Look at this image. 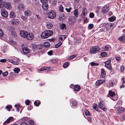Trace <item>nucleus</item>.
<instances>
[{
    "mask_svg": "<svg viewBox=\"0 0 125 125\" xmlns=\"http://www.w3.org/2000/svg\"><path fill=\"white\" fill-rule=\"evenodd\" d=\"M62 44V43L61 42L59 43L58 44H57L55 45V47L57 48L59 47Z\"/></svg>",
    "mask_w": 125,
    "mask_h": 125,
    "instance_id": "nucleus-52",
    "label": "nucleus"
},
{
    "mask_svg": "<svg viewBox=\"0 0 125 125\" xmlns=\"http://www.w3.org/2000/svg\"><path fill=\"white\" fill-rule=\"evenodd\" d=\"M25 102H26V104L27 105H29V104L30 103V101L29 100H27V101H25Z\"/></svg>",
    "mask_w": 125,
    "mask_h": 125,
    "instance_id": "nucleus-62",
    "label": "nucleus"
},
{
    "mask_svg": "<svg viewBox=\"0 0 125 125\" xmlns=\"http://www.w3.org/2000/svg\"><path fill=\"white\" fill-rule=\"evenodd\" d=\"M85 114L86 115H88L90 116L91 115V114L87 110H85Z\"/></svg>",
    "mask_w": 125,
    "mask_h": 125,
    "instance_id": "nucleus-36",
    "label": "nucleus"
},
{
    "mask_svg": "<svg viewBox=\"0 0 125 125\" xmlns=\"http://www.w3.org/2000/svg\"><path fill=\"white\" fill-rule=\"evenodd\" d=\"M5 7L7 9L10 10L11 7L10 3L8 2H6Z\"/></svg>",
    "mask_w": 125,
    "mask_h": 125,
    "instance_id": "nucleus-26",
    "label": "nucleus"
},
{
    "mask_svg": "<svg viewBox=\"0 0 125 125\" xmlns=\"http://www.w3.org/2000/svg\"><path fill=\"white\" fill-rule=\"evenodd\" d=\"M34 36L32 33H28L27 35V39L29 40H32L34 38Z\"/></svg>",
    "mask_w": 125,
    "mask_h": 125,
    "instance_id": "nucleus-16",
    "label": "nucleus"
},
{
    "mask_svg": "<svg viewBox=\"0 0 125 125\" xmlns=\"http://www.w3.org/2000/svg\"><path fill=\"white\" fill-rule=\"evenodd\" d=\"M11 35L13 37H16L17 36L16 33L14 31H11Z\"/></svg>",
    "mask_w": 125,
    "mask_h": 125,
    "instance_id": "nucleus-34",
    "label": "nucleus"
},
{
    "mask_svg": "<svg viewBox=\"0 0 125 125\" xmlns=\"http://www.w3.org/2000/svg\"><path fill=\"white\" fill-rule=\"evenodd\" d=\"M115 58L116 60L118 61H119L120 59V57L117 56Z\"/></svg>",
    "mask_w": 125,
    "mask_h": 125,
    "instance_id": "nucleus-59",
    "label": "nucleus"
},
{
    "mask_svg": "<svg viewBox=\"0 0 125 125\" xmlns=\"http://www.w3.org/2000/svg\"><path fill=\"white\" fill-rule=\"evenodd\" d=\"M63 7L61 5L60 6L59 9V10L61 12H62L63 11Z\"/></svg>",
    "mask_w": 125,
    "mask_h": 125,
    "instance_id": "nucleus-51",
    "label": "nucleus"
},
{
    "mask_svg": "<svg viewBox=\"0 0 125 125\" xmlns=\"http://www.w3.org/2000/svg\"><path fill=\"white\" fill-rule=\"evenodd\" d=\"M101 76L102 78H104L106 76L105 72L104 71V70L102 68L101 69Z\"/></svg>",
    "mask_w": 125,
    "mask_h": 125,
    "instance_id": "nucleus-20",
    "label": "nucleus"
},
{
    "mask_svg": "<svg viewBox=\"0 0 125 125\" xmlns=\"http://www.w3.org/2000/svg\"><path fill=\"white\" fill-rule=\"evenodd\" d=\"M117 104H118L119 105H121L122 104L121 101H119L117 103Z\"/></svg>",
    "mask_w": 125,
    "mask_h": 125,
    "instance_id": "nucleus-63",
    "label": "nucleus"
},
{
    "mask_svg": "<svg viewBox=\"0 0 125 125\" xmlns=\"http://www.w3.org/2000/svg\"><path fill=\"white\" fill-rule=\"evenodd\" d=\"M48 4L46 2L43 3L42 5V8L44 11H47L48 8Z\"/></svg>",
    "mask_w": 125,
    "mask_h": 125,
    "instance_id": "nucleus-10",
    "label": "nucleus"
},
{
    "mask_svg": "<svg viewBox=\"0 0 125 125\" xmlns=\"http://www.w3.org/2000/svg\"><path fill=\"white\" fill-rule=\"evenodd\" d=\"M116 19V17H111L109 19V21H114Z\"/></svg>",
    "mask_w": 125,
    "mask_h": 125,
    "instance_id": "nucleus-33",
    "label": "nucleus"
},
{
    "mask_svg": "<svg viewBox=\"0 0 125 125\" xmlns=\"http://www.w3.org/2000/svg\"><path fill=\"white\" fill-rule=\"evenodd\" d=\"M80 87L78 85H75L74 87V89L75 91H79L80 89Z\"/></svg>",
    "mask_w": 125,
    "mask_h": 125,
    "instance_id": "nucleus-22",
    "label": "nucleus"
},
{
    "mask_svg": "<svg viewBox=\"0 0 125 125\" xmlns=\"http://www.w3.org/2000/svg\"><path fill=\"white\" fill-rule=\"evenodd\" d=\"M12 106L11 105H7L6 106V108L8 109V110L9 111L10 110V109L11 108Z\"/></svg>",
    "mask_w": 125,
    "mask_h": 125,
    "instance_id": "nucleus-43",
    "label": "nucleus"
},
{
    "mask_svg": "<svg viewBox=\"0 0 125 125\" xmlns=\"http://www.w3.org/2000/svg\"><path fill=\"white\" fill-rule=\"evenodd\" d=\"M93 108L94 109H95L96 111H98V108L97 107V105L95 104V105H94L93 106Z\"/></svg>",
    "mask_w": 125,
    "mask_h": 125,
    "instance_id": "nucleus-45",
    "label": "nucleus"
},
{
    "mask_svg": "<svg viewBox=\"0 0 125 125\" xmlns=\"http://www.w3.org/2000/svg\"><path fill=\"white\" fill-rule=\"evenodd\" d=\"M105 82L104 79L99 80L96 82L95 84L96 85H99Z\"/></svg>",
    "mask_w": 125,
    "mask_h": 125,
    "instance_id": "nucleus-14",
    "label": "nucleus"
},
{
    "mask_svg": "<svg viewBox=\"0 0 125 125\" xmlns=\"http://www.w3.org/2000/svg\"><path fill=\"white\" fill-rule=\"evenodd\" d=\"M76 56L77 55L76 54H73L71 55L70 56V59L71 60L72 59L76 57Z\"/></svg>",
    "mask_w": 125,
    "mask_h": 125,
    "instance_id": "nucleus-53",
    "label": "nucleus"
},
{
    "mask_svg": "<svg viewBox=\"0 0 125 125\" xmlns=\"http://www.w3.org/2000/svg\"><path fill=\"white\" fill-rule=\"evenodd\" d=\"M16 16L15 12L13 11H11L10 14V17L11 18H14Z\"/></svg>",
    "mask_w": 125,
    "mask_h": 125,
    "instance_id": "nucleus-27",
    "label": "nucleus"
},
{
    "mask_svg": "<svg viewBox=\"0 0 125 125\" xmlns=\"http://www.w3.org/2000/svg\"><path fill=\"white\" fill-rule=\"evenodd\" d=\"M109 9V8L108 6H104L103 7V9L101 10V12L103 14H105L108 11Z\"/></svg>",
    "mask_w": 125,
    "mask_h": 125,
    "instance_id": "nucleus-9",
    "label": "nucleus"
},
{
    "mask_svg": "<svg viewBox=\"0 0 125 125\" xmlns=\"http://www.w3.org/2000/svg\"><path fill=\"white\" fill-rule=\"evenodd\" d=\"M53 32L52 31L46 30L42 32L41 36L42 38L45 39L53 35Z\"/></svg>",
    "mask_w": 125,
    "mask_h": 125,
    "instance_id": "nucleus-1",
    "label": "nucleus"
},
{
    "mask_svg": "<svg viewBox=\"0 0 125 125\" xmlns=\"http://www.w3.org/2000/svg\"><path fill=\"white\" fill-rule=\"evenodd\" d=\"M0 12L3 18H6L8 16V12L4 9L1 10Z\"/></svg>",
    "mask_w": 125,
    "mask_h": 125,
    "instance_id": "nucleus-3",
    "label": "nucleus"
},
{
    "mask_svg": "<svg viewBox=\"0 0 125 125\" xmlns=\"http://www.w3.org/2000/svg\"><path fill=\"white\" fill-rule=\"evenodd\" d=\"M106 55V53L105 52H102L101 53V56L103 57H105Z\"/></svg>",
    "mask_w": 125,
    "mask_h": 125,
    "instance_id": "nucleus-40",
    "label": "nucleus"
},
{
    "mask_svg": "<svg viewBox=\"0 0 125 125\" xmlns=\"http://www.w3.org/2000/svg\"><path fill=\"white\" fill-rule=\"evenodd\" d=\"M24 14L26 16H28L30 15L31 13L30 10H27L25 11Z\"/></svg>",
    "mask_w": 125,
    "mask_h": 125,
    "instance_id": "nucleus-30",
    "label": "nucleus"
},
{
    "mask_svg": "<svg viewBox=\"0 0 125 125\" xmlns=\"http://www.w3.org/2000/svg\"><path fill=\"white\" fill-rule=\"evenodd\" d=\"M49 69V68L48 67H43V68L39 69V71L42 72L45 70H48Z\"/></svg>",
    "mask_w": 125,
    "mask_h": 125,
    "instance_id": "nucleus-25",
    "label": "nucleus"
},
{
    "mask_svg": "<svg viewBox=\"0 0 125 125\" xmlns=\"http://www.w3.org/2000/svg\"><path fill=\"white\" fill-rule=\"evenodd\" d=\"M116 111L118 113H121L125 111L124 108L120 106L117 108Z\"/></svg>",
    "mask_w": 125,
    "mask_h": 125,
    "instance_id": "nucleus-11",
    "label": "nucleus"
},
{
    "mask_svg": "<svg viewBox=\"0 0 125 125\" xmlns=\"http://www.w3.org/2000/svg\"><path fill=\"white\" fill-rule=\"evenodd\" d=\"M22 51L23 54H26L29 52L30 50L28 48H25L23 49Z\"/></svg>",
    "mask_w": 125,
    "mask_h": 125,
    "instance_id": "nucleus-17",
    "label": "nucleus"
},
{
    "mask_svg": "<svg viewBox=\"0 0 125 125\" xmlns=\"http://www.w3.org/2000/svg\"><path fill=\"white\" fill-rule=\"evenodd\" d=\"M105 66L109 70H110L112 69V65L111 63V61L109 60L105 62Z\"/></svg>",
    "mask_w": 125,
    "mask_h": 125,
    "instance_id": "nucleus-4",
    "label": "nucleus"
},
{
    "mask_svg": "<svg viewBox=\"0 0 125 125\" xmlns=\"http://www.w3.org/2000/svg\"><path fill=\"white\" fill-rule=\"evenodd\" d=\"M82 17L83 18L84 22V23H87L88 22V20L87 18L84 17H83V16Z\"/></svg>",
    "mask_w": 125,
    "mask_h": 125,
    "instance_id": "nucleus-42",
    "label": "nucleus"
},
{
    "mask_svg": "<svg viewBox=\"0 0 125 125\" xmlns=\"http://www.w3.org/2000/svg\"><path fill=\"white\" fill-rule=\"evenodd\" d=\"M8 74V72H5L4 73H2V75L4 76H6Z\"/></svg>",
    "mask_w": 125,
    "mask_h": 125,
    "instance_id": "nucleus-46",
    "label": "nucleus"
},
{
    "mask_svg": "<svg viewBox=\"0 0 125 125\" xmlns=\"http://www.w3.org/2000/svg\"><path fill=\"white\" fill-rule=\"evenodd\" d=\"M20 125H28V124L24 122L21 123Z\"/></svg>",
    "mask_w": 125,
    "mask_h": 125,
    "instance_id": "nucleus-64",
    "label": "nucleus"
},
{
    "mask_svg": "<svg viewBox=\"0 0 125 125\" xmlns=\"http://www.w3.org/2000/svg\"><path fill=\"white\" fill-rule=\"evenodd\" d=\"M112 26V24L111 23L106 24L105 25L106 30L108 31V30L111 28V27Z\"/></svg>",
    "mask_w": 125,
    "mask_h": 125,
    "instance_id": "nucleus-18",
    "label": "nucleus"
},
{
    "mask_svg": "<svg viewBox=\"0 0 125 125\" xmlns=\"http://www.w3.org/2000/svg\"><path fill=\"white\" fill-rule=\"evenodd\" d=\"M13 120V117H9L6 121L4 123V124L5 125V123L6 122L9 123L11 122Z\"/></svg>",
    "mask_w": 125,
    "mask_h": 125,
    "instance_id": "nucleus-24",
    "label": "nucleus"
},
{
    "mask_svg": "<svg viewBox=\"0 0 125 125\" xmlns=\"http://www.w3.org/2000/svg\"><path fill=\"white\" fill-rule=\"evenodd\" d=\"M1 4L3 6V7L4 6L5 7L6 3L4 1H2L1 3Z\"/></svg>",
    "mask_w": 125,
    "mask_h": 125,
    "instance_id": "nucleus-57",
    "label": "nucleus"
},
{
    "mask_svg": "<svg viewBox=\"0 0 125 125\" xmlns=\"http://www.w3.org/2000/svg\"><path fill=\"white\" fill-rule=\"evenodd\" d=\"M93 25L92 24H90L88 25V27L89 29H91L93 27Z\"/></svg>",
    "mask_w": 125,
    "mask_h": 125,
    "instance_id": "nucleus-49",
    "label": "nucleus"
},
{
    "mask_svg": "<svg viewBox=\"0 0 125 125\" xmlns=\"http://www.w3.org/2000/svg\"><path fill=\"white\" fill-rule=\"evenodd\" d=\"M12 63L15 65H18L19 64V63L18 62L13 61Z\"/></svg>",
    "mask_w": 125,
    "mask_h": 125,
    "instance_id": "nucleus-58",
    "label": "nucleus"
},
{
    "mask_svg": "<svg viewBox=\"0 0 125 125\" xmlns=\"http://www.w3.org/2000/svg\"><path fill=\"white\" fill-rule=\"evenodd\" d=\"M99 64L98 63H95L94 62H92L91 63V65L92 66H94L95 65H98Z\"/></svg>",
    "mask_w": 125,
    "mask_h": 125,
    "instance_id": "nucleus-39",
    "label": "nucleus"
},
{
    "mask_svg": "<svg viewBox=\"0 0 125 125\" xmlns=\"http://www.w3.org/2000/svg\"><path fill=\"white\" fill-rule=\"evenodd\" d=\"M18 7V9L20 11H22L25 9L24 5L22 3L19 4Z\"/></svg>",
    "mask_w": 125,
    "mask_h": 125,
    "instance_id": "nucleus-12",
    "label": "nucleus"
},
{
    "mask_svg": "<svg viewBox=\"0 0 125 125\" xmlns=\"http://www.w3.org/2000/svg\"><path fill=\"white\" fill-rule=\"evenodd\" d=\"M20 35L23 38H26L27 36V32L24 31H21L20 32Z\"/></svg>",
    "mask_w": 125,
    "mask_h": 125,
    "instance_id": "nucleus-7",
    "label": "nucleus"
},
{
    "mask_svg": "<svg viewBox=\"0 0 125 125\" xmlns=\"http://www.w3.org/2000/svg\"><path fill=\"white\" fill-rule=\"evenodd\" d=\"M29 125H33L34 122L32 120H30L29 121Z\"/></svg>",
    "mask_w": 125,
    "mask_h": 125,
    "instance_id": "nucleus-47",
    "label": "nucleus"
},
{
    "mask_svg": "<svg viewBox=\"0 0 125 125\" xmlns=\"http://www.w3.org/2000/svg\"><path fill=\"white\" fill-rule=\"evenodd\" d=\"M69 64V62H65L63 65V67L64 68H66L68 66Z\"/></svg>",
    "mask_w": 125,
    "mask_h": 125,
    "instance_id": "nucleus-38",
    "label": "nucleus"
},
{
    "mask_svg": "<svg viewBox=\"0 0 125 125\" xmlns=\"http://www.w3.org/2000/svg\"><path fill=\"white\" fill-rule=\"evenodd\" d=\"M52 51H50L48 52V55H51L52 54Z\"/></svg>",
    "mask_w": 125,
    "mask_h": 125,
    "instance_id": "nucleus-60",
    "label": "nucleus"
},
{
    "mask_svg": "<svg viewBox=\"0 0 125 125\" xmlns=\"http://www.w3.org/2000/svg\"><path fill=\"white\" fill-rule=\"evenodd\" d=\"M99 51V47L98 46H96L92 47L90 49V52L92 53H95Z\"/></svg>",
    "mask_w": 125,
    "mask_h": 125,
    "instance_id": "nucleus-2",
    "label": "nucleus"
},
{
    "mask_svg": "<svg viewBox=\"0 0 125 125\" xmlns=\"http://www.w3.org/2000/svg\"><path fill=\"white\" fill-rule=\"evenodd\" d=\"M122 119H121V121L123 122L124 121V120L125 119V115H123L122 116Z\"/></svg>",
    "mask_w": 125,
    "mask_h": 125,
    "instance_id": "nucleus-61",
    "label": "nucleus"
},
{
    "mask_svg": "<svg viewBox=\"0 0 125 125\" xmlns=\"http://www.w3.org/2000/svg\"><path fill=\"white\" fill-rule=\"evenodd\" d=\"M13 71L15 73H17L20 71V70L19 68H16L13 69Z\"/></svg>",
    "mask_w": 125,
    "mask_h": 125,
    "instance_id": "nucleus-37",
    "label": "nucleus"
},
{
    "mask_svg": "<svg viewBox=\"0 0 125 125\" xmlns=\"http://www.w3.org/2000/svg\"><path fill=\"white\" fill-rule=\"evenodd\" d=\"M109 94L112 97V98L111 99L114 101H115L118 98V97H116L115 98L113 97L115 95V92H113L110 91L109 92Z\"/></svg>",
    "mask_w": 125,
    "mask_h": 125,
    "instance_id": "nucleus-8",
    "label": "nucleus"
},
{
    "mask_svg": "<svg viewBox=\"0 0 125 125\" xmlns=\"http://www.w3.org/2000/svg\"><path fill=\"white\" fill-rule=\"evenodd\" d=\"M87 9L85 8H84L83 9L82 12L81 13V16L82 17L83 16H85L87 15Z\"/></svg>",
    "mask_w": 125,
    "mask_h": 125,
    "instance_id": "nucleus-13",
    "label": "nucleus"
},
{
    "mask_svg": "<svg viewBox=\"0 0 125 125\" xmlns=\"http://www.w3.org/2000/svg\"><path fill=\"white\" fill-rule=\"evenodd\" d=\"M118 39L119 40L121 41H124L125 40V36H121Z\"/></svg>",
    "mask_w": 125,
    "mask_h": 125,
    "instance_id": "nucleus-31",
    "label": "nucleus"
},
{
    "mask_svg": "<svg viewBox=\"0 0 125 125\" xmlns=\"http://www.w3.org/2000/svg\"><path fill=\"white\" fill-rule=\"evenodd\" d=\"M59 17L62 20H64L65 18V16L63 14H60L59 15Z\"/></svg>",
    "mask_w": 125,
    "mask_h": 125,
    "instance_id": "nucleus-41",
    "label": "nucleus"
},
{
    "mask_svg": "<svg viewBox=\"0 0 125 125\" xmlns=\"http://www.w3.org/2000/svg\"><path fill=\"white\" fill-rule=\"evenodd\" d=\"M11 23L13 25H17L19 24V21L18 19H13L11 20Z\"/></svg>",
    "mask_w": 125,
    "mask_h": 125,
    "instance_id": "nucleus-15",
    "label": "nucleus"
},
{
    "mask_svg": "<svg viewBox=\"0 0 125 125\" xmlns=\"http://www.w3.org/2000/svg\"><path fill=\"white\" fill-rule=\"evenodd\" d=\"M72 105L73 106H76L77 105V103L76 101H73L72 103Z\"/></svg>",
    "mask_w": 125,
    "mask_h": 125,
    "instance_id": "nucleus-44",
    "label": "nucleus"
},
{
    "mask_svg": "<svg viewBox=\"0 0 125 125\" xmlns=\"http://www.w3.org/2000/svg\"><path fill=\"white\" fill-rule=\"evenodd\" d=\"M74 22L75 21L73 20L72 19V18H69V19L68 22L70 24H73Z\"/></svg>",
    "mask_w": 125,
    "mask_h": 125,
    "instance_id": "nucleus-35",
    "label": "nucleus"
},
{
    "mask_svg": "<svg viewBox=\"0 0 125 125\" xmlns=\"http://www.w3.org/2000/svg\"><path fill=\"white\" fill-rule=\"evenodd\" d=\"M98 106L99 108L105 111L106 110V108L105 107V106L103 102L101 101L99 104Z\"/></svg>",
    "mask_w": 125,
    "mask_h": 125,
    "instance_id": "nucleus-6",
    "label": "nucleus"
},
{
    "mask_svg": "<svg viewBox=\"0 0 125 125\" xmlns=\"http://www.w3.org/2000/svg\"><path fill=\"white\" fill-rule=\"evenodd\" d=\"M78 10L77 9H75L74 11V14L75 17H77L78 15Z\"/></svg>",
    "mask_w": 125,
    "mask_h": 125,
    "instance_id": "nucleus-32",
    "label": "nucleus"
},
{
    "mask_svg": "<svg viewBox=\"0 0 125 125\" xmlns=\"http://www.w3.org/2000/svg\"><path fill=\"white\" fill-rule=\"evenodd\" d=\"M60 27L61 29L63 30L64 29H66V25L65 24L63 23H62L60 25Z\"/></svg>",
    "mask_w": 125,
    "mask_h": 125,
    "instance_id": "nucleus-28",
    "label": "nucleus"
},
{
    "mask_svg": "<svg viewBox=\"0 0 125 125\" xmlns=\"http://www.w3.org/2000/svg\"><path fill=\"white\" fill-rule=\"evenodd\" d=\"M121 69L120 71L121 72H122L124 71L125 69V67L124 66L122 65L120 67Z\"/></svg>",
    "mask_w": 125,
    "mask_h": 125,
    "instance_id": "nucleus-56",
    "label": "nucleus"
},
{
    "mask_svg": "<svg viewBox=\"0 0 125 125\" xmlns=\"http://www.w3.org/2000/svg\"><path fill=\"white\" fill-rule=\"evenodd\" d=\"M94 14L92 12H91L90 13L89 16L91 18H93L94 17Z\"/></svg>",
    "mask_w": 125,
    "mask_h": 125,
    "instance_id": "nucleus-55",
    "label": "nucleus"
},
{
    "mask_svg": "<svg viewBox=\"0 0 125 125\" xmlns=\"http://www.w3.org/2000/svg\"><path fill=\"white\" fill-rule=\"evenodd\" d=\"M109 46H107V45L105 46L103 48L104 50L105 51H110L111 49V48H110Z\"/></svg>",
    "mask_w": 125,
    "mask_h": 125,
    "instance_id": "nucleus-29",
    "label": "nucleus"
},
{
    "mask_svg": "<svg viewBox=\"0 0 125 125\" xmlns=\"http://www.w3.org/2000/svg\"><path fill=\"white\" fill-rule=\"evenodd\" d=\"M21 18L22 19L25 21L27 19V16H26V17H25V16H22L21 17Z\"/></svg>",
    "mask_w": 125,
    "mask_h": 125,
    "instance_id": "nucleus-54",
    "label": "nucleus"
},
{
    "mask_svg": "<svg viewBox=\"0 0 125 125\" xmlns=\"http://www.w3.org/2000/svg\"><path fill=\"white\" fill-rule=\"evenodd\" d=\"M56 16V14L53 11H51L49 12L48 18L51 19H53Z\"/></svg>",
    "mask_w": 125,
    "mask_h": 125,
    "instance_id": "nucleus-5",
    "label": "nucleus"
},
{
    "mask_svg": "<svg viewBox=\"0 0 125 125\" xmlns=\"http://www.w3.org/2000/svg\"><path fill=\"white\" fill-rule=\"evenodd\" d=\"M50 43L48 42H45L43 44V46L45 47L48 48L50 46Z\"/></svg>",
    "mask_w": 125,
    "mask_h": 125,
    "instance_id": "nucleus-23",
    "label": "nucleus"
},
{
    "mask_svg": "<svg viewBox=\"0 0 125 125\" xmlns=\"http://www.w3.org/2000/svg\"><path fill=\"white\" fill-rule=\"evenodd\" d=\"M67 36L66 35H60L59 36V39L60 41H63L66 38Z\"/></svg>",
    "mask_w": 125,
    "mask_h": 125,
    "instance_id": "nucleus-21",
    "label": "nucleus"
},
{
    "mask_svg": "<svg viewBox=\"0 0 125 125\" xmlns=\"http://www.w3.org/2000/svg\"><path fill=\"white\" fill-rule=\"evenodd\" d=\"M71 9L72 8L71 7H70L69 8H66L65 9L67 12H70L71 11Z\"/></svg>",
    "mask_w": 125,
    "mask_h": 125,
    "instance_id": "nucleus-48",
    "label": "nucleus"
},
{
    "mask_svg": "<svg viewBox=\"0 0 125 125\" xmlns=\"http://www.w3.org/2000/svg\"><path fill=\"white\" fill-rule=\"evenodd\" d=\"M4 34L3 33L2 30L0 29V38L2 37Z\"/></svg>",
    "mask_w": 125,
    "mask_h": 125,
    "instance_id": "nucleus-50",
    "label": "nucleus"
},
{
    "mask_svg": "<svg viewBox=\"0 0 125 125\" xmlns=\"http://www.w3.org/2000/svg\"><path fill=\"white\" fill-rule=\"evenodd\" d=\"M46 26L48 29H50L52 27L53 25L51 23L48 22L46 23Z\"/></svg>",
    "mask_w": 125,
    "mask_h": 125,
    "instance_id": "nucleus-19",
    "label": "nucleus"
}]
</instances>
